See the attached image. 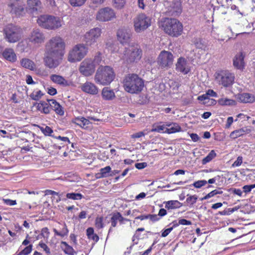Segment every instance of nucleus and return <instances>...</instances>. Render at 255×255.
Listing matches in <instances>:
<instances>
[{
    "mask_svg": "<svg viewBox=\"0 0 255 255\" xmlns=\"http://www.w3.org/2000/svg\"><path fill=\"white\" fill-rule=\"evenodd\" d=\"M142 50L137 45H129L124 50L119 52V56L123 63L128 65L136 63L142 56Z\"/></svg>",
    "mask_w": 255,
    "mask_h": 255,
    "instance_id": "f03ea898",
    "label": "nucleus"
},
{
    "mask_svg": "<svg viewBox=\"0 0 255 255\" xmlns=\"http://www.w3.org/2000/svg\"><path fill=\"white\" fill-rule=\"evenodd\" d=\"M6 40L9 43H15L19 40L23 35L22 29L18 26L12 24L6 25L4 28Z\"/></svg>",
    "mask_w": 255,
    "mask_h": 255,
    "instance_id": "6e6552de",
    "label": "nucleus"
},
{
    "mask_svg": "<svg viewBox=\"0 0 255 255\" xmlns=\"http://www.w3.org/2000/svg\"><path fill=\"white\" fill-rule=\"evenodd\" d=\"M74 123L83 129H87L91 124L88 119L83 117L75 118Z\"/></svg>",
    "mask_w": 255,
    "mask_h": 255,
    "instance_id": "cd10ccee",
    "label": "nucleus"
},
{
    "mask_svg": "<svg viewBox=\"0 0 255 255\" xmlns=\"http://www.w3.org/2000/svg\"><path fill=\"white\" fill-rule=\"evenodd\" d=\"M81 90L85 93L91 95H96L98 93V88L93 83L86 82L81 86Z\"/></svg>",
    "mask_w": 255,
    "mask_h": 255,
    "instance_id": "6ab92c4d",
    "label": "nucleus"
},
{
    "mask_svg": "<svg viewBox=\"0 0 255 255\" xmlns=\"http://www.w3.org/2000/svg\"><path fill=\"white\" fill-rule=\"evenodd\" d=\"M88 52V48L84 43L78 44L69 51L67 60L71 63L80 61L87 55Z\"/></svg>",
    "mask_w": 255,
    "mask_h": 255,
    "instance_id": "0eeeda50",
    "label": "nucleus"
},
{
    "mask_svg": "<svg viewBox=\"0 0 255 255\" xmlns=\"http://www.w3.org/2000/svg\"><path fill=\"white\" fill-rule=\"evenodd\" d=\"M242 163L243 157L240 156L238 157L237 160L233 163L232 166L233 167H239L242 164Z\"/></svg>",
    "mask_w": 255,
    "mask_h": 255,
    "instance_id": "4d7b16f0",
    "label": "nucleus"
},
{
    "mask_svg": "<svg viewBox=\"0 0 255 255\" xmlns=\"http://www.w3.org/2000/svg\"><path fill=\"white\" fill-rule=\"evenodd\" d=\"M104 218L103 217H97L95 219V227L98 229H101L104 227L103 223Z\"/></svg>",
    "mask_w": 255,
    "mask_h": 255,
    "instance_id": "c03bdc74",
    "label": "nucleus"
},
{
    "mask_svg": "<svg viewBox=\"0 0 255 255\" xmlns=\"http://www.w3.org/2000/svg\"><path fill=\"white\" fill-rule=\"evenodd\" d=\"M178 224L182 225H191V222L186 219H181L178 220Z\"/></svg>",
    "mask_w": 255,
    "mask_h": 255,
    "instance_id": "680f3d73",
    "label": "nucleus"
},
{
    "mask_svg": "<svg viewBox=\"0 0 255 255\" xmlns=\"http://www.w3.org/2000/svg\"><path fill=\"white\" fill-rule=\"evenodd\" d=\"M134 31L140 33L146 29L151 25V18L144 13L137 15L133 20Z\"/></svg>",
    "mask_w": 255,
    "mask_h": 255,
    "instance_id": "9b49d317",
    "label": "nucleus"
},
{
    "mask_svg": "<svg viewBox=\"0 0 255 255\" xmlns=\"http://www.w3.org/2000/svg\"><path fill=\"white\" fill-rule=\"evenodd\" d=\"M127 2V0H113V6L117 9H121L124 8Z\"/></svg>",
    "mask_w": 255,
    "mask_h": 255,
    "instance_id": "a19ab883",
    "label": "nucleus"
},
{
    "mask_svg": "<svg viewBox=\"0 0 255 255\" xmlns=\"http://www.w3.org/2000/svg\"><path fill=\"white\" fill-rule=\"evenodd\" d=\"M3 58L12 63L15 62L17 60L16 54L12 48H6L2 53Z\"/></svg>",
    "mask_w": 255,
    "mask_h": 255,
    "instance_id": "412c9836",
    "label": "nucleus"
},
{
    "mask_svg": "<svg viewBox=\"0 0 255 255\" xmlns=\"http://www.w3.org/2000/svg\"><path fill=\"white\" fill-rule=\"evenodd\" d=\"M166 128L164 125L157 126L151 129V131H156L158 132H165Z\"/></svg>",
    "mask_w": 255,
    "mask_h": 255,
    "instance_id": "864d4df0",
    "label": "nucleus"
},
{
    "mask_svg": "<svg viewBox=\"0 0 255 255\" xmlns=\"http://www.w3.org/2000/svg\"><path fill=\"white\" fill-rule=\"evenodd\" d=\"M219 105L222 106H232L236 104V102L231 99L222 98L218 100Z\"/></svg>",
    "mask_w": 255,
    "mask_h": 255,
    "instance_id": "f704fd0d",
    "label": "nucleus"
},
{
    "mask_svg": "<svg viewBox=\"0 0 255 255\" xmlns=\"http://www.w3.org/2000/svg\"><path fill=\"white\" fill-rule=\"evenodd\" d=\"M168 128H166L165 132L167 133H173L179 132L181 130L180 126L177 123H172L171 124L166 125Z\"/></svg>",
    "mask_w": 255,
    "mask_h": 255,
    "instance_id": "72a5a7b5",
    "label": "nucleus"
},
{
    "mask_svg": "<svg viewBox=\"0 0 255 255\" xmlns=\"http://www.w3.org/2000/svg\"><path fill=\"white\" fill-rule=\"evenodd\" d=\"M93 64L95 65V67L96 65H100L102 61V54L100 53L97 54L93 60Z\"/></svg>",
    "mask_w": 255,
    "mask_h": 255,
    "instance_id": "8fccbe9b",
    "label": "nucleus"
},
{
    "mask_svg": "<svg viewBox=\"0 0 255 255\" xmlns=\"http://www.w3.org/2000/svg\"><path fill=\"white\" fill-rule=\"evenodd\" d=\"M65 44L60 36L51 38L46 43L44 62L46 66L55 68L61 63L65 53Z\"/></svg>",
    "mask_w": 255,
    "mask_h": 255,
    "instance_id": "f257e3e1",
    "label": "nucleus"
},
{
    "mask_svg": "<svg viewBox=\"0 0 255 255\" xmlns=\"http://www.w3.org/2000/svg\"><path fill=\"white\" fill-rule=\"evenodd\" d=\"M44 193L45 195H52L54 196H59V193L58 192L51 190H46L44 191Z\"/></svg>",
    "mask_w": 255,
    "mask_h": 255,
    "instance_id": "69168bd1",
    "label": "nucleus"
},
{
    "mask_svg": "<svg viewBox=\"0 0 255 255\" xmlns=\"http://www.w3.org/2000/svg\"><path fill=\"white\" fill-rule=\"evenodd\" d=\"M50 79L55 83L63 86L69 85V82L61 76L53 74L50 76Z\"/></svg>",
    "mask_w": 255,
    "mask_h": 255,
    "instance_id": "c85d7f7f",
    "label": "nucleus"
},
{
    "mask_svg": "<svg viewBox=\"0 0 255 255\" xmlns=\"http://www.w3.org/2000/svg\"><path fill=\"white\" fill-rule=\"evenodd\" d=\"M187 198L186 200V203L187 205L189 207H193V205L196 203L198 196L196 195H191L188 194L187 195Z\"/></svg>",
    "mask_w": 255,
    "mask_h": 255,
    "instance_id": "4c0bfd02",
    "label": "nucleus"
},
{
    "mask_svg": "<svg viewBox=\"0 0 255 255\" xmlns=\"http://www.w3.org/2000/svg\"><path fill=\"white\" fill-rule=\"evenodd\" d=\"M216 79L220 85L228 87L234 83L235 76L227 70H222L216 74Z\"/></svg>",
    "mask_w": 255,
    "mask_h": 255,
    "instance_id": "ddd939ff",
    "label": "nucleus"
},
{
    "mask_svg": "<svg viewBox=\"0 0 255 255\" xmlns=\"http://www.w3.org/2000/svg\"><path fill=\"white\" fill-rule=\"evenodd\" d=\"M51 109L54 110L55 113L60 115L63 116L64 114L63 108L55 100H49Z\"/></svg>",
    "mask_w": 255,
    "mask_h": 255,
    "instance_id": "393cba45",
    "label": "nucleus"
},
{
    "mask_svg": "<svg viewBox=\"0 0 255 255\" xmlns=\"http://www.w3.org/2000/svg\"><path fill=\"white\" fill-rule=\"evenodd\" d=\"M102 96L105 100H111L115 97L114 91L109 87H104L102 92Z\"/></svg>",
    "mask_w": 255,
    "mask_h": 255,
    "instance_id": "c756f323",
    "label": "nucleus"
},
{
    "mask_svg": "<svg viewBox=\"0 0 255 255\" xmlns=\"http://www.w3.org/2000/svg\"><path fill=\"white\" fill-rule=\"evenodd\" d=\"M148 217L151 221H153V222H156V221H158L160 218L158 217V215H155V214H153V215H150V214H148Z\"/></svg>",
    "mask_w": 255,
    "mask_h": 255,
    "instance_id": "774afa93",
    "label": "nucleus"
},
{
    "mask_svg": "<svg viewBox=\"0 0 255 255\" xmlns=\"http://www.w3.org/2000/svg\"><path fill=\"white\" fill-rule=\"evenodd\" d=\"M124 88L125 91L130 94H138L144 87V81L135 74L127 75L124 80Z\"/></svg>",
    "mask_w": 255,
    "mask_h": 255,
    "instance_id": "7ed1b4c3",
    "label": "nucleus"
},
{
    "mask_svg": "<svg viewBox=\"0 0 255 255\" xmlns=\"http://www.w3.org/2000/svg\"><path fill=\"white\" fill-rule=\"evenodd\" d=\"M102 29L99 27H94L87 31L83 36V41L88 48L96 45L102 34Z\"/></svg>",
    "mask_w": 255,
    "mask_h": 255,
    "instance_id": "9d476101",
    "label": "nucleus"
},
{
    "mask_svg": "<svg viewBox=\"0 0 255 255\" xmlns=\"http://www.w3.org/2000/svg\"><path fill=\"white\" fill-rule=\"evenodd\" d=\"M27 10L33 13L39 10L41 7V2L40 0H26Z\"/></svg>",
    "mask_w": 255,
    "mask_h": 255,
    "instance_id": "aec40b11",
    "label": "nucleus"
},
{
    "mask_svg": "<svg viewBox=\"0 0 255 255\" xmlns=\"http://www.w3.org/2000/svg\"><path fill=\"white\" fill-rule=\"evenodd\" d=\"M169 12L173 16H176L181 13L182 11L181 3L179 1H173L169 8Z\"/></svg>",
    "mask_w": 255,
    "mask_h": 255,
    "instance_id": "5701e85b",
    "label": "nucleus"
},
{
    "mask_svg": "<svg viewBox=\"0 0 255 255\" xmlns=\"http://www.w3.org/2000/svg\"><path fill=\"white\" fill-rule=\"evenodd\" d=\"M146 166L147 163L146 162L137 163L135 164V167L138 169H143L144 168L146 167Z\"/></svg>",
    "mask_w": 255,
    "mask_h": 255,
    "instance_id": "e2e57ef3",
    "label": "nucleus"
},
{
    "mask_svg": "<svg viewBox=\"0 0 255 255\" xmlns=\"http://www.w3.org/2000/svg\"><path fill=\"white\" fill-rule=\"evenodd\" d=\"M111 172V167L110 166H107L100 169V172L95 175L96 178L99 179L109 177L110 176Z\"/></svg>",
    "mask_w": 255,
    "mask_h": 255,
    "instance_id": "7c9ffc66",
    "label": "nucleus"
},
{
    "mask_svg": "<svg viewBox=\"0 0 255 255\" xmlns=\"http://www.w3.org/2000/svg\"><path fill=\"white\" fill-rule=\"evenodd\" d=\"M61 248L64 252L67 255H73L75 251L73 248L69 246L66 242L62 241L61 243Z\"/></svg>",
    "mask_w": 255,
    "mask_h": 255,
    "instance_id": "e433bc0d",
    "label": "nucleus"
},
{
    "mask_svg": "<svg viewBox=\"0 0 255 255\" xmlns=\"http://www.w3.org/2000/svg\"><path fill=\"white\" fill-rule=\"evenodd\" d=\"M20 65L23 67L31 70H33L35 67L34 63L32 60L26 58H22L20 60Z\"/></svg>",
    "mask_w": 255,
    "mask_h": 255,
    "instance_id": "2f4dec72",
    "label": "nucleus"
},
{
    "mask_svg": "<svg viewBox=\"0 0 255 255\" xmlns=\"http://www.w3.org/2000/svg\"><path fill=\"white\" fill-rule=\"evenodd\" d=\"M117 35L118 39L120 43L124 44L129 42L131 33L128 30L121 28L118 30Z\"/></svg>",
    "mask_w": 255,
    "mask_h": 255,
    "instance_id": "a211bd4d",
    "label": "nucleus"
},
{
    "mask_svg": "<svg viewBox=\"0 0 255 255\" xmlns=\"http://www.w3.org/2000/svg\"><path fill=\"white\" fill-rule=\"evenodd\" d=\"M237 99L239 102L243 103H253L255 101V96L254 95L248 93L238 94Z\"/></svg>",
    "mask_w": 255,
    "mask_h": 255,
    "instance_id": "4be33fe9",
    "label": "nucleus"
},
{
    "mask_svg": "<svg viewBox=\"0 0 255 255\" xmlns=\"http://www.w3.org/2000/svg\"><path fill=\"white\" fill-rule=\"evenodd\" d=\"M87 0H69L70 4L74 7L81 6L83 5Z\"/></svg>",
    "mask_w": 255,
    "mask_h": 255,
    "instance_id": "49530a36",
    "label": "nucleus"
},
{
    "mask_svg": "<svg viewBox=\"0 0 255 255\" xmlns=\"http://www.w3.org/2000/svg\"><path fill=\"white\" fill-rule=\"evenodd\" d=\"M165 208L168 210L179 208L182 204L177 200H170L164 202Z\"/></svg>",
    "mask_w": 255,
    "mask_h": 255,
    "instance_id": "473e14b6",
    "label": "nucleus"
},
{
    "mask_svg": "<svg viewBox=\"0 0 255 255\" xmlns=\"http://www.w3.org/2000/svg\"><path fill=\"white\" fill-rule=\"evenodd\" d=\"M207 183V181L205 180H198L195 182L192 185L196 188H200L205 186Z\"/></svg>",
    "mask_w": 255,
    "mask_h": 255,
    "instance_id": "3c124183",
    "label": "nucleus"
},
{
    "mask_svg": "<svg viewBox=\"0 0 255 255\" xmlns=\"http://www.w3.org/2000/svg\"><path fill=\"white\" fill-rule=\"evenodd\" d=\"M217 154L214 150H212L209 153L202 159V163L203 164L210 162L213 158L216 156Z\"/></svg>",
    "mask_w": 255,
    "mask_h": 255,
    "instance_id": "ea45409f",
    "label": "nucleus"
},
{
    "mask_svg": "<svg viewBox=\"0 0 255 255\" xmlns=\"http://www.w3.org/2000/svg\"><path fill=\"white\" fill-rule=\"evenodd\" d=\"M49 232L48 229L46 227L43 228L41 230V232L40 235L42 236L44 239L47 240L49 235Z\"/></svg>",
    "mask_w": 255,
    "mask_h": 255,
    "instance_id": "6e6d98bb",
    "label": "nucleus"
},
{
    "mask_svg": "<svg viewBox=\"0 0 255 255\" xmlns=\"http://www.w3.org/2000/svg\"><path fill=\"white\" fill-rule=\"evenodd\" d=\"M40 130L46 136H51V133L53 132L52 129L48 126H46L45 127H41Z\"/></svg>",
    "mask_w": 255,
    "mask_h": 255,
    "instance_id": "de8ad7c7",
    "label": "nucleus"
},
{
    "mask_svg": "<svg viewBox=\"0 0 255 255\" xmlns=\"http://www.w3.org/2000/svg\"><path fill=\"white\" fill-rule=\"evenodd\" d=\"M18 47L20 48L22 52H27L30 49V45L27 39H24L17 44Z\"/></svg>",
    "mask_w": 255,
    "mask_h": 255,
    "instance_id": "58836bf2",
    "label": "nucleus"
},
{
    "mask_svg": "<svg viewBox=\"0 0 255 255\" xmlns=\"http://www.w3.org/2000/svg\"><path fill=\"white\" fill-rule=\"evenodd\" d=\"M116 13L114 9L110 7L100 8L96 13V19L101 22H107L116 18Z\"/></svg>",
    "mask_w": 255,
    "mask_h": 255,
    "instance_id": "f8f14e48",
    "label": "nucleus"
},
{
    "mask_svg": "<svg viewBox=\"0 0 255 255\" xmlns=\"http://www.w3.org/2000/svg\"><path fill=\"white\" fill-rule=\"evenodd\" d=\"M42 95H43V94L41 92V91L39 90V91H36L33 92L30 95V97L32 99H33L35 101H37L41 98Z\"/></svg>",
    "mask_w": 255,
    "mask_h": 255,
    "instance_id": "09e8293b",
    "label": "nucleus"
},
{
    "mask_svg": "<svg viewBox=\"0 0 255 255\" xmlns=\"http://www.w3.org/2000/svg\"><path fill=\"white\" fill-rule=\"evenodd\" d=\"M113 69L109 66H100L96 72L94 80L96 83L103 86L109 85L115 79Z\"/></svg>",
    "mask_w": 255,
    "mask_h": 255,
    "instance_id": "20e7f679",
    "label": "nucleus"
},
{
    "mask_svg": "<svg viewBox=\"0 0 255 255\" xmlns=\"http://www.w3.org/2000/svg\"><path fill=\"white\" fill-rule=\"evenodd\" d=\"M173 59V55L170 52L163 50L158 55L157 63L161 68H167L172 65Z\"/></svg>",
    "mask_w": 255,
    "mask_h": 255,
    "instance_id": "4468645a",
    "label": "nucleus"
},
{
    "mask_svg": "<svg viewBox=\"0 0 255 255\" xmlns=\"http://www.w3.org/2000/svg\"><path fill=\"white\" fill-rule=\"evenodd\" d=\"M38 24L48 30H55L60 28L63 24V20L59 17L51 15H41L37 19Z\"/></svg>",
    "mask_w": 255,
    "mask_h": 255,
    "instance_id": "39448f33",
    "label": "nucleus"
},
{
    "mask_svg": "<svg viewBox=\"0 0 255 255\" xmlns=\"http://www.w3.org/2000/svg\"><path fill=\"white\" fill-rule=\"evenodd\" d=\"M95 65L91 59L86 58L80 64L79 70L85 76H91L95 71Z\"/></svg>",
    "mask_w": 255,
    "mask_h": 255,
    "instance_id": "2eb2a0df",
    "label": "nucleus"
},
{
    "mask_svg": "<svg viewBox=\"0 0 255 255\" xmlns=\"http://www.w3.org/2000/svg\"><path fill=\"white\" fill-rule=\"evenodd\" d=\"M206 93L208 97L210 96V97H215V98L218 97L217 94L214 90H211V89L208 90L206 92Z\"/></svg>",
    "mask_w": 255,
    "mask_h": 255,
    "instance_id": "338daca9",
    "label": "nucleus"
},
{
    "mask_svg": "<svg viewBox=\"0 0 255 255\" xmlns=\"http://www.w3.org/2000/svg\"><path fill=\"white\" fill-rule=\"evenodd\" d=\"M251 132V130L247 127H244L239 129H236L232 131L230 137L233 139H236L239 137L243 136L245 133H248Z\"/></svg>",
    "mask_w": 255,
    "mask_h": 255,
    "instance_id": "bb28decb",
    "label": "nucleus"
},
{
    "mask_svg": "<svg viewBox=\"0 0 255 255\" xmlns=\"http://www.w3.org/2000/svg\"><path fill=\"white\" fill-rule=\"evenodd\" d=\"M234 122V119L232 117H229L227 118L226 124L225 125V127L227 128H229Z\"/></svg>",
    "mask_w": 255,
    "mask_h": 255,
    "instance_id": "052dcab7",
    "label": "nucleus"
},
{
    "mask_svg": "<svg viewBox=\"0 0 255 255\" xmlns=\"http://www.w3.org/2000/svg\"><path fill=\"white\" fill-rule=\"evenodd\" d=\"M8 7L10 14L16 17L24 16L27 11L23 0H10Z\"/></svg>",
    "mask_w": 255,
    "mask_h": 255,
    "instance_id": "1a4fd4ad",
    "label": "nucleus"
},
{
    "mask_svg": "<svg viewBox=\"0 0 255 255\" xmlns=\"http://www.w3.org/2000/svg\"><path fill=\"white\" fill-rule=\"evenodd\" d=\"M37 110L41 113L48 114L51 111L50 102L49 100L47 102L40 101L37 103L36 106Z\"/></svg>",
    "mask_w": 255,
    "mask_h": 255,
    "instance_id": "b1692460",
    "label": "nucleus"
},
{
    "mask_svg": "<svg viewBox=\"0 0 255 255\" xmlns=\"http://www.w3.org/2000/svg\"><path fill=\"white\" fill-rule=\"evenodd\" d=\"M176 70L185 75L191 71L190 63L186 59L181 57L177 59L176 63Z\"/></svg>",
    "mask_w": 255,
    "mask_h": 255,
    "instance_id": "f3484780",
    "label": "nucleus"
},
{
    "mask_svg": "<svg viewBox=\"0 0 255 255\" xmlns=\"http://www.w3.org/2000/svg\"><path fill=\"white\" fill-rule=\"evenodd\" d=\"M32 245H29L26 247L23 250L17 254V255H28L32 251Z\"/></svg>",
    "mask_w": 255,
    "mask_h": 255,
    "instance_id": "a18cd8bd",
    "label": "nucleus"
},
{
    "mask_svg": "<svg viewBox=\"0 0 255 255\" xmlns=\"http://www.w3.org/2000/svg\"><path fill=\"white\" fill-rule=\"evenodd\" d=\"M28 40L34 45H39L45 40L44 33L39 28H34L31 31Z\"/></svg>",
    "mask_w": 255,
    "mask_h": 255,
    "instance_id": "dca6fc26",
    "label": "nucleus"
},
{
    "mask_svg": "<svg viewBox=\"0 0 255 255\" xmlns=\"http://www.w3.org/2000/svg\"><path fill=\"white\" fill-rule=\"evenodd\" d=\"M119 221V218L117 212L114 213L111 218V225L112 227H116L117 222Z\"/></svg>",
    "mask_w": 255,
    "mask_h": 255,
    "instance_id": "603ef678",
    "label": "nucleus"
},
{
    "mask_svg": "<svg viewBox=\"0 0 255 255\" xmlns=\"http://www.w3.org/2000/svg\"><path fill=\"white\" fill-rule=\"evenodd\" d=\"M173 230V228H169L164 230L161 233L162 237H165L167 236L169 233Z\"/></svg>",
    "mask_w": 255,
    "mask_h": 255,
    "instance_id": "0e129e2a",
    "label": "nucleus"
},
{
    "mask_svg": "<svg viewBox=\"0 0 255 255\" xmlns=\"http://www.w3.org/2000/svg\"><path fill=\"white\" fill-rule=\"evenodd\" d=\"M3 203L8 206H13L16 204V200H13L9 199H3Z\"/></svg>",
    "mask_w": 255,
    "mask_h": 255,
    "instance_id": "13d9d810",
    "label": "nucleus"
},
{
    "mask_svg": "<svg viewBox=\"0 0 255 255\" xmlns=\"http://www.w3.org/2000/svg\"><path fill=\"white\" fill-rule=\"evenodd\" d=\"M140 237V234L138 232H137L136 230L135 231V234H134L133 236L132 237V241L133 243V244H137L138 243V240Z\"/></svg>",
    "mask_w": 255,
    "mask_h": 255,
    "instance_id": "bf43d9fd",
    "label": "nucleus"
},
{
    "mask_svg": "<svg viewBox=\"0 0 255 255\" xmlns=\"http://www.w3.org/2000/svg\"><path fill=\"white\" fill-rule=\"evenodd\" d=\"M39 246L43 249V250L45 252V253L48 254L50 255L51 253L50 250L49 248V247L44 243L42 242H40L39 243Z\"/></svg>",
    "mask_w": 255,
    "mask_h": 255,
    "instance_id": "5fc2aeb1",
    "label": "nucleus"
},
{
    "mask_svg": "<svg viewBox=\"0 0 255 255\" xmlns=\"http://www.w3.org/2000/svg\"><path fill=\"white\" fill-rule=\"evenodd\" d=\"M222 193H223V191H222V190L221 189H215V190L210 192V193L207 194L205 196H204V197L201 198V200L203 201L204 200H206V199H209L210 198H211V197L214 196L216 195L222 194Z\"/></svg>",
    "mask_w": 255,
    "mask_h": 255,
    "instance_id": "37998d69",
    "label": "nucleus"
},
{
    "mask_svg": "<svg viewBox=\"0 0 255 255\" xmlns=\"http://www.w3.org/2000/svg\"><path fill=\"white\" fill-rule=\"evenodd\" d=\"M160 26L165 33L170 36L177 37L181 34L183 30L182 23L175 18H165L161 21Z\"/></svg>",
    "mask_w": 255,
    "mask_h": 255,
    "instance_id": "423d86ee",
    "label": "nucleus"
},
{
    "mask_svg": "<svg viewBox=\"0 0 255 255\" xmlns=\"http://www.w3.org/2000/svg\"><path fill=\"white\" fill-rule=\"evenodd\" d=\"M53 231L55 235L59 236L61 238L67 236L69 233V230L65 224L62 225V228L60 229L59 231L55 228L53 229Z\"/></svg>",
    "mask_w": 255,
    "mask_h": 255,
    "instance_id": "c9c22d12",
    "label": "nucleus"
},
{
    "mask_svg": "<svg viewBox=\"0 0 255 255\" xmlns=\"http://www.w3.org/2000/svg\"><path fill=\"white\" fill-rule=\"evenodd\" d=\"M66 196L67 198L74 200H81L84 197L82 194L79 193H68Z\"/></svg>",
    "mask_w": 255,
    "mask_h": 255,
    "instance_id": "79ce46f5",
    "label": "nucleus"
},
{
    "mask_svg": "<svg viewBox=\"0 0 255 255\" xmlns=\"http://www.w3.org/2000/svg\"><path fill=\"white\" fill-rule=\"evenodd\" d=\"M244 56L242 53L237 54L234 60V66L238 69H243L245 67Z\"/></svg>",
    "mask_w": 255,
    "mask_h": 255,
    "instance_id": "a878e982",
    "label": "nucleus"
}]
</instances>
